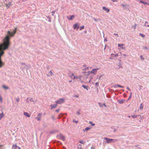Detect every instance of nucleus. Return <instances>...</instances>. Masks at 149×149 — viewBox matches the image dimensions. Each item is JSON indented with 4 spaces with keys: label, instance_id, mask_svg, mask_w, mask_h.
<instances>
[{
    "label": "nucleus",
    "instance_id": "nucleus-1",
    "mask_svg": "<svg viewBox=\"0 0 149 149\" xmlns=\"http://www.w3.org/2000/svg\"><path fill=\"white\" fill-rule=\"evenodd\" d=\"M10 37L8 34L6 35L3 39V43L0 45V68L5 64L4 63L1 61V57L4 53L3 51L7 49L10 45Z\"/></svg>",
    "mask_w": 149,
    "mask_h": 149
},
{
    "label": "nucleus",
    "instance_id": "nucleus-2",
    "mask_svg": "<svg viewBox=\"0 0 149 149\" xmlns=\"http://www.w3.org/2000/svg\"><path fill=\"white\" fill-rule=\"evenodd\" d=\"M17 30V28H16L15 30L13 31V32H11L10 31H7L8 35L10 37H13L14 36L15 34L16 33Z\"/></svg>",
    "mask_w": 149,
    "mask_h": 149
},
{
    "label": "nucleus",
    "instance_id": "nucleus-3",
    "mask_svg": "<svg viewBox=\"0 0 149 149\" xmlns=\"http://www.w3.org/2000/svg\"><path fill=\"white\" fill-rule=\"evenodd\" d=\"M104 139L106 140L107 143H109L112 142H115L116 141H117V140L113 139H108L106 137H104Z\"/></svg>",
    "mask_w": 149,
    "mask_h": 149
},
{
    "label": "nucleus",
    "instance_id": "nucleus-4",
    "mask_svg": "<svg viewBox=\"0 0 149 149\" xmlns=\"http://www.w3.org/2000/svg\"><path fill=\"white\" fill-rule=\"evenodd\" d=\"M64 102V99L61 98L59 100L55 101L56 104H61L63 103Z\"/></svg>",
    "mask_w": 149,
    "mask_h": 149
},
{
    "label": "nucleus",
    "instance_id": "nucleus-5",
    "mask_svg": "<svg viewBox=\"0 0 149 149\" xmlns=\"http://www.w3.org/2000/svg\"><path fill=\"white\" fill-rule=\"evenodd\" d=\"M99 70V68L93 69L89 72V73L90 74L92 73L95 74L97 72V70Z\"/></svg>",
    "mask_w": 149,
    "mask_h": 149
},
{
    "label": "nucleus",
    "instance_id": "nucleus-6",
    "mask_svg": "<svg viewBox=\"0 0 149 149\" xmlns=\"http://www.w3.org/2000/svg\"><path fill=\"white\" fill-rule=\"evenodd\" d=\"M58 137L59 139L64 141L65 140V137L64 136L61 134H60L58 136Z\"/></svg>",
    "mask_w": 149,
    "mask_h": 149
},
{
    "label": "nucleus",
    "instance_id": "nucleus-7",
    "mask_svg": "<svg viewBox=\"0 0 149 149\" xmlns=\"http://www.w3.org/2000/svg\"><path fill=\"white\" fill-rule=\"evenodd\" d=\"M102 9L106 11L107 13H109L110 11L109 9V8H107L105 7H102Z\"/></svg>",
    "mask_w": 149,
    "mask_h": 149
},
{
    "label": "nucleus",
    "instance_id": "nucleus-8",
    "mask_svg": "<svg viewBox=\"0 0 149 149\" xmlns=\"http://www.w3.org/2000/svg\"><path fill=\"white\" fill-rule=\"evenodd\" d=\"M11 2H9L8 3H6V6L8 8L11 6Z\"/></svg>",
    "mask_w": 149,
    "mask_h": 149
},
{
    "label": "nucleus",
    "instance_id": "nucleus-9",
    "mask_svg": "<svg viewBox=\"0 0 149 149\" xmlns=\"http://www.w3.org/2000/svg\"><path fill=\"white\" fill-rule=\"evenodd\" d=\"M77 27V30L79 28V27L78 26V24L77 23H76L74 25H73V28L74 29H75Z\"/></svg>",
    "mask_w": 149,
    "mask_h": 149
},
{
    "label": "nucleus",
    "instance_id": "nucleus-10",
    "mask_svg": "<svg viewBox=\"0 0 149 149\" xmlns=\"http://www.w3.org/2000/svg\"><path fill=\"white\" fill-rule=\"evenodd\" d=\"M24 115L28 117H30V114L27 112H24Z\"/></svg>",
    "mask_w": 149,
    "mask_h": 149
},
{
    "label": "nucleus",
    "instance_id": "nucleus-11",
    "mask_svg": "<svg viewBox=\"0 0 149 149\" xmlns=\"http://www.w3.org/2000/svg\"><path fill=\"white\" fill-rule=\"evenodd\" d=\"M125 100L124 99H122L118 100V102L120 104L123 103L125 102Z\"/></svg>",
    "mask_w": 149,
    "mask_h": 149
},
{
    "label": "nucleus",
    "instance_id": "nucleus-12",
    "mask_svg": "<svg viewBox=\"0 0 149 149\" xmlns=\"http://www.w3.org/2000/svg\"><path fill=\"white\" fill-rule=\"evenodd\" d=\"M74 74L72 72H70L69 74V76L71 78H72L74 77Z\"/></svg>",
    "mask_w": 149,
    "mask_h": 149
},
{
    "label": "nucleus",
    "instance_id": "nucleus-13",
    "mask_svg": "<svg viewBox=\"0 0 149 149\" xmlns=\"http://www.w3.org/2000/svg\"><path fill=\"white\" fill-rule=\"evenodd\" d=\"M57 104H52L50 105V107H51V109H52L54 108H55L57 107Z\"/></svg>",
    "mask_w": 149,
    "mask_h": 149
},
{
    "label": "nucleus",
    "instance_id": "nucleus-14",
    "mask_svg": "<svg viewBox=\"0 0 149 149\" xmlns=\"http://www.w3.org/2000/svg\"><path fill=\"white\" fill-rule=\"evenodd\" d=\"M17 147L18 146H17L16 144H13L12 146L13 149H16Z\"/></svg>",
    "mask_w": 149,
    "mask_h": 149
},
{
    "label": "nucleus",
    "instance_id": "nucleus-15",
    "mask_svg": "<svg viewBox=\"0 0 149 149\" xmlns=\"http://www.w3.org/2000/svg\"><path fill=\"white\" fill-rule=\"evenodd\" d=\"M70 18L68 19L69 20H72L74 17V16L73 15H70Z\"/></svg>",
    "mask_w": 149,
    "mask_h": 149
},
{
    "label": "nucleus",
    "instance_id": "nucleus-16",
    "mask_svg": "<svg viewBox=\"0 0 149 149\" xmlns=\"http://www.w3.org/2000/svg\"><path fill=\"white\" fill-rule=\"evenodd\" d=\"M82 87L85 88L86 89V90H88V86H86L83 85L82 86Z\"/></svg>",
    "mask_w": 149,
    "mask_h": 149
},
{
    "label": "nucleus",
    "instance_id": "nucleus-17",
    "mask_svg": "<svg viewBox=\"0 0 149 149\" xmlns=\"http://www.w3.org/2000/svg\"><path fill=\"white\" fill-rule=\"evenodd\" d=\"M117 87H121V88H123V86H120V85H116L114 86V87H115V88H117Z\"/></svg>",
    "mask_w": 149,
    "mask_h": 149
},
{
    "label": "nucleus",
    "instance_id": "nucleus-18",
    "mask_svg": "<svg viewBox=\"0 0 149 149\" xmlns=\"http://www.w3.org/2000/svg\"><path fill=\"white\" fill-rule=\"evenodd\" d=\"M4 116V114L3 112H2L1 113H0V118H2V117H3Z\"/></svg>",
    "mask_w": 149,
    "mask_h": 149
},
{
    "label": "nucleus",
    "instance_id": "nucleus-19",
    "mask_svg": "<svg viewBox=\"0 0 149 149\" xmlns=\"http://www.w3.org/2000/svg\"><path fill=\"white\" fill-rule=\"evenodd\" d=\"M41 117H36L35 118L37 120H38V121H40V120H41Z\"/></svg>",
    "mask_w": 149,
    "mask_h": 149
},
{
    "label": "nucleus",
    "instance_id": "nucleus-20",
    "mask_svg": "<svg viewBox=\"0 0 149 149\" xmlns=\"http://www.w3.org/2000/svg\"><path fill=\"white\" fill-rule=\"evenodd\" d=\"M143 106L142 105V104H140V107H139V109H141V110H142L143 109Z\"/></svg>",
    "mask_w": 149,
    "mask_h": 149
},
{
    "label": "nucleus",
    "instance_id": "nucleus-21",
    "mask_svg": "<svg viewBox=\"0 0 149 149\" xmlns=\"http://www.w3.org/2000/svg\"><path fill=\"white\" fill-rule=\"evenodd\" d=\"M81 76H79L78 77V79H79V81L81 82V83H83V81L81 80Z\"/></svg>",
    "mask_w": 149,
    "mask_h": 149
},
{
    "label": "nucleus",
    "instance_id": "nucleus-22",
    "mask_svg": "<svg viewBox=\"0 0 149 149\" xmlns=\"http://www.w3.org/2000/svg\"><path fill=\"white\" fill-rule=\"evenodd\" d=\"M3 88H4L6 89H8V87L5 86V85H4L3 86Z\"/></svg>",
    "mask_w": 149,
    "mask_h": 149
},
{
    "label": "nucleus",
    "instance_id": "nucleus-23",
    "mask_svg": "<svg viewBox=\"0 0 149 149\" xmlns=\"http://www.w3.org/2000/svg\"><path fill=\"white\" fill-rule=\"evenodd\" d=\"M137 26V24H134V25L132 26V27L134 29H135L136 28V27Z\"/></svg>",
    "mask_w": 149,
    "mask_h": 149
},
{
    "label": "nucleus",
    "instance_id": "nucleus-24",
    "mask_svg": "<svg viewBox=\"0 0 149 149\" xmlns=\"http://www.w3.org/2000/svg\"><path fill=\"white\" fill-rule=\"evenodd\" d=\"M90 128L88 127H86L85 128V130H84V131H85V130L88 131V130H90Z\"/></svg>",
    "mask_w": 149,
    "mask_h": 149
},
{
    "label": "nucleus",
    "instance_id": "nucleus-25",
    "mask_svg": "<svg viewBox=\"0 0 149 149\" xmlns=\"http://www.w3.org/2000/svg\"><path fill=\"white\" fill-rule=\"evenodd\" d=\"M73 79H78V77L77 76H75L74 75L73 77Z\"/></svg>",
    "mask_w": 149,
    "mask_h": 149
},
{
    "label": "nucleus",
    "instance_id": "nucleus-26",
    "mask_svg": "<svg viewBox=\"0 0 149 149\" xmlns=\"http://www.w3.org/2000/svg\"><path fill=\"white\" fill-rule=\"evenodd\" d=\"M79 142L80 143L82 144H84L85 142V141H79Z\"/></svg>",
    "mask_w": 149,
    "mask_h": 149
},
{
    "label": "nucleus",
    "instance_id": "nucleus-27",
    "mask_svg": "<svg viewBox=\"0 0 149 149\" xmlns=\"http://www.w3.org/2000/svg\"><path fill=\"white\" fill-rule=\"evenodd\" d=\"M89 123L90 124H91L92 125V126H94L95 125V124L93 123V122H92L90 121L89 122Z\"/></svg>",
    "mask_w": 149,
    "mask_h": 149
},
{
    "label": "nucleus",
    "instance_id": "nucleus-28",
    "mask_svg": "<svg viewBox=\"0 0 149 149\" xmlns=\"http://www.w3.org/2000/svg\"><path fill=\"white\" fill-rule=\"evenodd\" d=\"M84 26H81L80 27V30H81L83 29H84Z\"/></svg>",
    "mask_w": 149,
    "mask_h": 149
},
{
    "label": "nucleus",
    "instance_id": "nucleus-29",
    "mask_svg": "<svg viewBox=\"0 0 149 149\" xmlns=\"http://www.w3.org/2000/svg\"><path fill=\"white\" fill-rule=\"evenodd\" d=\"M42 113H39L38 114V116H39L38 117H41V116L42 115Z\"/></svg>",
    "mask_w": 149,
    "mask_h": 149
},
{
    "label": "nucleus",
    "instance_id": "nucleus-30",
    "mask_svg": "<svg viewBox=\"0 0 149 149\" xmlns=\"http://www.w3.org/2000/svg\"><path fill=\"white\" fill-rule=\"evenodd\" d=\"M123 45H124V44H122L121 45L120 44H118V47L123 46Z\"/></svg>",
    "mask_w": 149,
    "mask_h": 149
},
{
    "label": "nucleus",
    "instance_id": "nucleus-31",
    "mask_svg": "<svg viewBox=\"0 0 149 149\" xmlns=\"http://www.w3.org/2000/svg\"><path fill=\"white\" fill-rule=\"evenodd\" d=\"M49 73L50 74V75L51 76L53 74V73L51 71H49Z\"/></svg>",
    "mask_w": 149,
    "mask_h": 149
},
{
    "label": "nucleus",
    "instance_id": "nucleus-32",
    "mask_svg": "<svg viewBox=\"0 0 149 149\" xmlns=\"http://www.w3.org/2000/svg\"><path fill=\"white\" fill-rule=\"evenodd\" d=\"M30 101H32V102H34V100H33V99L32 98H30Z\"/></svg>",
    "mask_w": 149,
    "mask_h": 149
},
{
    "label": "nucleus",
    "instance_id": "nucleus-33",
    "mask_svg": "<svg viewBox=\"0 0 149 149\" xmlns=\"http://www.w3.org/2000/svg\"><path fill=\"white\" fill-rule=\"evenodd\" d=\"M139 3H143V1L142 0H140Z\"/></svg>",
    "mask_w": 149,
    "mask_h": 149
},
{
    "label": "nucleus",
    "instance_id": "nucleus-34",
    "mask_svg": "<svg viewBox=\"0 0 149 149\" xmlns=\"http://www.w3.org/2000/svg\"><path fill=\"white\" fill-rule=\"evenodd\" d=\"M143 4H144L145 5H146V4H148L146 2H143Z\"/></svg>",
    "mask_w": 149,
    "mask_h": 149
},
{
    "label": "nucleus",
    "instance_id": "nucleus-35",
    "mask_svg": "<svg viewBox=\"0 0 149 149\" xmlns=\"http://www.w3.org/2000/svg\"><path fill=\"white\" fill-rule=\"evenodd\" d=\"M16 101L17 102H18L19 101V98H17L16 99Z\"/></svg>",
    "mask_w": 149,
    "mask_h": 149
},
{
    "label": "nucleus",
    "instance_id": "nucleus-36",
    "mask_svg": "<svg viewBox=\"0 0 149 149\" xmlns=\"http://www.w3.org/2000/svg\"><path fill=\"white\" fill-rule=\"evenodd\" d=\"M143 56H142V55H141V56H140V57L142 59H143V60H144V58H143Z\"/></svg>",
    "mask_w": 149,
    "mask_h": 149
},
{
    "label": "nucleus",
    "instance_id": "nucleus-37",
    "mask_svg": "<svg viewBox=\"0 0 149 149\" xmlns=\"http://www.w3.org/2000/svg\"><path fill=\"white\" fill-rule=\"evenodd\" d=\"M59 109H57L56 110V111L57 112H58L59 111Z\"/></svg>",
    "mask_w": 149,
    "mask_h": 149
},
{
    "label": "nucleus",
    "instance_id": "nucleus-38",
    "mask_svg": "<svg viewBox=\"0 0 149 149\" xmlns=\"http://www.w3.org/2000/svg\"><path fill=\"white\" fill-rule=\"evenodd\" d=\"M140 35H141V36L142 37H144V36L143 35V34H140Z\"/></svg>",
    "mask_w": 149,
    "mask_h": 149
},
{
    "label": "nucleus",
    "instance_id": "nucleus-39",
    "mask_svg": "<svg viewBox=\"0 0 149 149\" xmlns=\"http://www.w3.org/2000/svg\"><path fill=\"white\" fill-rule=\"evenodd\" d=\"M132 117H133V118H136L137 117V116H132Z\"/></svg>",
    "mask_w": 149,
    "mask_h": 149
},
{
    "label": "nucleus",
    "instance_id": "nucleus-40",
    "mask_svg": "<svg viewBox=\"0 0 149 149\" xmlns=\"http://www.w3.org/2000/svg\"><path fill=\"white\" fill-rule=\"evenodd\" d=\"M118 54H115L114 55V57H117L118 56Z\"/></svg>",
    "mask_w": 149,
    "mask_h": 149
},
{
    "label": "nucleus",
    "instance_id": "nucleus-41",
    "mask_svg": "<svg viewBox=\"0 0 149 149\" xmlns=\"http://www.w3.org/2000/svg\"><path fill=\"white\" fill-rule=\"evenodd\" d=\"M94 19V20L95 22H97V20H96V19L94 18H93Z\"/></svg>",
    "mask_w": 149,
    "mask_h": 149
},
{
    "label": "nucleus",
    "instance_id": "nucleus-42",
    "mask_svg": "<svg viewBox=\"0 0 149 149\" xmlns=\"http://www.w3.org/2000/svg\"><path fill=\"white\" fill-rule=\"evenodd\" d=\"M112 1L114 2H116L117 1V0H112Z\"/></svg>",
    "mask_w": 149,
    "mask_h": 149
},
{
    "label": "nucleus",
    "instance_id": "nucleus-43",
    "mask_svg": "<svg viewBox=\"0 0 149 149\" xmlns=\"http://www.w3.org/2000/svg\"><path fill=\"white\" fill-rule=\"evenodd\" d=\"M91 149H95V147H91Z\"/></svg>",
    "mask_w": 149,
    "mask_h": 149
},
{
    "label": "nucleus",
    "instance_id": "nucleus-44",
    "mask_svg": "<svg viewBox=\"0 0 149 149\" xmlns=\"http://www.w3.org/2000/svg\"><path fill=\"white\" fill-rule=\"evenodd\" d=\"M0 100H1V102H2V98H1V97H0Z\"/></svg>",
    "mask_w": 149,
    "mask_h": 149
},
{
    "label": "nucleus",
    "instance_id": "nucleus-45",
    "mask_svg": "<svg viewBox=\"0 0 149 149\" xmlns=\"http://www.w3.org/2000/svg\"><path fill=\"white\" fill-rule=\"evenodd\" d=\"M114 35H116L118 37V34H116V33H114Z\"/></svg>",
    "mask_w": 149,
    "mask_h": 149
},
{
    "label": "nucleus",
    "instance_id": "nucleus-46",
    "mask_svg": "<svg viewBox=\"0 0 149 149\" xmlns=\"http://www.w3.org/2000/svg\"><path fill=\"white\" fill-rule=\"evenodd\" d=\"M132 94V93H131V94H130V97H129V99H129V98H131V96Z\"/></svg>",
    "mask_w": 149,
    "mask_h": 149
},
{
    "label": "nucleus",
    "instance_id": "nucleus-47",
    "mask_svg": "<svg viewBox=\"0 0 149 149\" xmlns=\"http://www.w3.org/2000/svg\"><path fill=\"white\" fill-rule=\"evenodd\" d=\"M127 88L129 91H130V90L129 89V88L128 87H127Z\"/></svg>",
    "mask_w": 149,
    "mask_h": 149
},
{
    "label": "nucleus",
    "instance_id": "nucleus-48",
    "mask_svg": "<svg viewBox=\"0 0 149 149\" xmlns=\"http://www.w3.org/2000/svg\"><path fill=\"white\" fill-rule=\"evenodd\" d=\"M98 84V83H97V82H96V83H95V85H97Z\"/></svg>",
    "mask_w": 149,
    "mask_h": 149
},
{
    "label": "nucleus",
    "instance_id": "nucleus-49",
    "mask_svg": "<svg viewBox=\"0 0 149 149\" xmlns=\"http://www.w3.org/2000/svg\"><path fill=\"white\" fill-rule=\"evenodd\" d=\"M3 146V145H0V147H2V146Z\"/></svg>",
    "mask_w": 149,
    "mask_h": 149
},
{
    "label": "nucleus",
    "instance_id": "nucleus-50",
    "mask_svg": "<svg viewBox=\"0 0 149 149\" xmlns=\"http://www.w3.org/2000/svg\"><path fill=\"white\" fill-rule=\"evenodd\" d=\"M121 5H122L123 7V6H125V5H123V4H122Z\"/></svg>",
    "mask_w": 149,
    "mask_h": 149
},
{
    "label": "nucleus",
    "instance_id": "nucleus-51",
    "mask_svg": "<svg viewBox=\"0 0 149 149\" xmlns=\"http://www.w3.org/2000/svg\"><path fill=\"white\" fill-rule=\"evenodd\" d=\"M17 148H18V149H21V148L19 147L18 146Z\"/></svg>",
    "mask_w": 149,
    "mask_h": 149
},
{
    "label": "nucleus",
    "instance_id": "nucleus-52",
    "mask_svg": "<svg viewBox=\"0 0 149 149\" xmlns=\"http://www.w3.org/2000/svg\"><path fill=\"white\" fill-rule=\"evenodd\" d=\"M86 69H88V70H89V68H86Z\"/></svg>",
    "mask_w": 149,
    "mask_h": 149
},
{
    "label": "nucleus",
    "instance_id": "nucleus-53",
    "mask_svg": "<svg viewBox=\"0 0 149 149\" xmlns=\"http://www.w3.org/2000/svg\"><path fill=\"white\" fill-rule=\"evenodd\" d=\"M75 96L76 97H78V96L77 95H75Z\"/></svg>",
    "mask_w": 149,
    "mask_h": 149
},
{
    "label": "nucleus",
    "instance_id": "nucleus-54",
    "mask_svg": "<svg viewBox=\"0 0 149 149\" xmlns=\"http://www.w3.org/2000/svg\"><path fill=\"white\" fill-rule=\"evenodd\" d=\"M71 81H69V82H71Z\"/></svg>",
    "mask_w": 149,
    "mask_h": 149
},
{
    "label": "nucleus",
    "instance_id": "nucleus-55",
    "mask_svg": "<svg viewBox=\"0 0 149 149\" xmlns=\"http://www.w3.org/2000/svg\"><path fill=\"white\" fill-rule=\"evenodd\" d=\"M77 113L78 114H80V113L79 112H78Z\"/></svg>",
    "mask_w": 149,
    "mask_h": 149
},
{
    "label": "nucleus",
    "instance_id": "nucleus-56",
    "mask_svg": "<svg viewBox=\"0 0 149 149\" xmlns=\"http://www.w3.org/2000/svg\"><path fill=\"white\" fill-rule=\"evenodd\" d=\"M121 48H122V49H123L124 48V47H121Z\"/></svg>",
    "mask_w": 149,
    "mask_h": 149
},
{
    "label": "nucleus",
    "instance_id": "nucleus-57",
    "mask_svg": "<svg viewBox=\"0 0 149 149\" xmlns=\"http://www.w3.org/2000/svg\"><path fill=\"white\" fill-rule=\"evenodd\" d=\"M147 26L148 27L149 26V25H148Z\"/></svg>",
    "mask_w": 149,
    "mask_h": 149
},
{
    "label": "nucleus",
    "instance_id": "nucleus-58",
    "mask_svg": "<svg viewBox=\"0 0 149 149\" xmlns=\"http://www.w3.org/2000/svg\"><path fill=\"white\" fill-rule=\"evenodd\" d=\"M76 123H77V121H76Z\"/></svg>",
    "mask_w": 149,
    "mask_h": 149
}]
</instances>
